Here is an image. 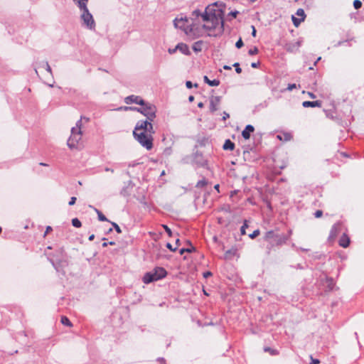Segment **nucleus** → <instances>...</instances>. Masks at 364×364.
<instances>
[{"label":"nucleus","mask_w":364,"mask_h":364,"mask_svg":"<svg viewBox=\"0 0 364 364\" xmlns=\"http://www.w3.org/2000/svg\"><path fill=\"white\" fill-rule=\"evenodd\" d=\"M325 286L326 288V291H332L335 286L333 279L332 278L326 277L325 281Z\"/></svg>","instance_id":"20"},{"label":"nucleus","mask_w":364,"mask_h":364,"mask_svg":"<svg viewBox=\"0 0 364 364\" xmlns=\"http://www.w3.org/2000/svg\"><path fill=\"white\" fill-rule=\"evenodd\" d=\"M176 50H178L176 49V46L174 48H168V52L170 54H173L176 53Z\"/></svg>","instance_id":"53"},{"label":"nucleus","mask_w":364,"mask_h":364,"mask_svg":"<svg viewBox=\"0 0 364 364\" xmlns=\"http://www.w3.org/2000/svg\"><path fill=\"white\" fill-rule=\"evenodd\" d=\"M203 276L204 278H208L209 277L212 276V273L209 271H207L203 272Z\"/></svg>","instance_id":"49"},{"label":"nucleus","mask_w":364,"mask_h":364,"mask_svg":"<svg viewBox=\"0 0 364 364\" xmlns=\"http://www.w3.org/2000/svg\"><path fill=\"white\" fill-rule=\"evenodd\" d=\"M203 80L205 83L212 87L218 86L220 85L219 80L214 79L211 80L206 75L203 77Z\"/></svg>","instance_id":"21"},{"label":"nucleus","mask_w":364,"mask_h":364,"mask_svg":"<svg viewBox=\"0 0 364 364\" xmlns=\"http://www.w3.org/2000/svg\"><path fill=\"white\" fill-rule=\"evenodd\" d=\"M157 360H158V361H159L161 363H162V364H166V361H165L164 358H159Z\"/></svg>","instance_id":"59"},{"label":"nucleus","mask_w":364,"mask_h":364,"mask_svg":"<svg viewBox=\"0 0 364 364\" xmlns=\"http://www.w3.org/2000/svg\"><path fill=\"white\" fill-rule=\"evenodd\" d=\"M153 121H150L147 118L145 120H139L136 124L134 131L155 132L151 123Z\"/></svg>","instance_id":"7"},{"label":"nucleus","mask_w":364,"mask_h":364,"mask_svg":"<svg viewBox=\"0 0 364 364\" xmlns=\"http://www.w3.org/2000/svg\"><path fill=\"white\" fill-rule=\"evenodd\" d=\"M188 100L189 102H193L194 100V97L192 95L189 96Z\"/></svg>","instance_id":"62"},{"label":"nucleus","mask_w":364,"mask_h":364,"mask_svg":"<svg viewBox=\"0 0 364 364\" xmlns=\"http://www.w3.org/2000/svg\"><path fill=\"white\" fill-rule=\"evenodd\" d=\"M155 132H144L139 131H133L134 139L147 150H150L153 147V136L152 134Z\"/></svg>","instance_id":"4"},{"label":"nucleus","mask_w":364,"mask_h":364,"mask_svg":"<svg viewBox=\"0 0 364 364\" xmlns=\"http://www.w3.org/2000/svg\"><path fill=\"white\" fill-rule=\"evenodd\" d=\"M75 201H76V198L75 197H71L70 198V200L68 203L69 205H73L75 203Z\"/></svg>","instance_id":"50"},{"label":"nucleus","mask_w":364,"mask_h":364,"mask_svg":"<svg viewBox=\"0 0 364 364\" xmlns=\"http://www.w3.org/2000/svg\"><path fill=\"white\" fill-rule=\"evenodd\" d=\"M80 11L87 9V2L85 0H73Z\"/></svg>","instance_id":"17"},{"label":"nucleus","mask_w":364,"mask_h":364,"mask_svg":"<svg viewBox=\"0 0 364 364\" xmlns=\"http://www.w3.org/2000/svg\"><path fill=\"white\" fill-rule=\"evenodd\" d=\"M166 247L172 252H175L177 249V247H173L172 245L168 242L166 244Z\"/></svg>","instance_id":"48"},{"label":"nucleus","mask_w":364,"mask_h":364,"mask_svg":"<svg viewBox=\"0 0 364 364\" xmlns=\"http://www.w3.org/2000/svg\"><path fill=\"white\" fill-rule=\"evenodd\" d=\"M349 244H350V239L348 237V235L344 233L341 237V238L339 240V245H340V246H341L344 248H346L347 247H348Z\"/></svg>","instance_id":"18"},{"label":"nucleus","mask_w":364,"mask_h":364,"mask_svg":"<svg viewBox=\"0 0 364 364\" xmlns=\"http://www.w3.org/2000/svg\"><path fill=\"white\" fill-rule=\"evenodd\" d=\"M224 4L215 2L211 5H208L205 8V11L210 15L213 19V25L203 24V28L205 30L215 29L219 24H220V32L223 33L224 31V20H223V7Z\"/></svg>","instance_id":"1"},{"label":"nucleus","mask_w":364,"mask_h":364,"mask_svg":"<svg viewBox=\"0 0 364 364\" xmlns=\"http://www.w3.org/2000/svg\"><path fill=\"white\" fill-rule=\"evenodd\" d=\"M111 223H112V226L114 227V228L115 229V230L117 231V232H118V233L122 232L120 227L116 223L111 222Z\"/></svg>","instance_id":"43"},{"label":"nucleus","mask_w":364,"mask_h":364,"mask_svg":"<svg viewBox=\"0 0 364 364\" xmlns=\"http://www.w3.org/2000/svg\"><path fill=\"white\" fill-rule=\"evenodd\" d=\"M251 28H252V36L253 37H255V36H256V33H257L256 29H255V27L254 26H251Z\"/></svg>","instance_id":"55"},{"label":"nucleus","mask_w":364,"mask_h":364,"mask_svg":"<svg viewBox=\"0 0 364 364\" xmlns=\"http://www.w3.org/2000/svg\"><path fill=\"white\" fill-rule=\"evenodd\" d=\"M144 101V100L141 97L134 95L127 96L124 98V102L127 105L137 104L139 105H143Z\"/></svg>","instance_id":"8"},{"label":"nucleus","mask_w":364,"mask_h":364,"mask_svg":"<svg viewBox=\"0 0 364 364\" xmlns=\"http://www.w3.org/2000/svg\"><path fill=\"white\" fill-rule=\"evenodd\" d=\"M186 18H176L174 20H173V25L176 28H181V29H183L184 26H185V23L186 21Z\"/></svg>","instance_id":"16"},{"label":"nucleus","mask_w":364,"mask_h":364,"mask_svg":"<svg viewBox=\"0 0 364 364\" xmlns=\"http://www.w3.org/2000/svg\"><path fill=\"white\" fill-rule=\"evenodd\" d=\"M255 131V128L251 124H247L245 129L242 132V136L245 139H249L250 137L251 133Z\"/></svg>","instance_id":"13"},{"label":"nucleus","mask_w":364,"mask_h":364,"mask_svg":"<svg viewBox=\"0 0 364 364\" xmlns=\"http://www.w3.org/2000/svg\"><path fill=\"white\" fill-rule=\"evenodd\" d=\"M186 86L187 88L191 89L193 87V83L191 81H186Z\"/></svg>","instance_id":"52"},{"label":"nucleus","mask_w":364,"mask_h":364,"mask_svg":"<svg viewBox=\"0 0 364 364\" xmlns=\"http://www.w3.org/2000/svg\"><path fill=\"white\" fill-rule=\"evenodd\" d=\"M244 43L242 38H240L235 43V46L237 48H241L243 46Z\"/></svg>","instance_id":"45"},{"label":"nucleus","mask_w":364,"mask_h":364,"mask_svg":"<svg viewBox=\"0 0 364 364\" xmlns=\"http://www.w3.org/2000/svg\"><path fill=\"white\" fill-rule=\"evenodd\" d=\"M322 215H323V212H322V210H316V211L314 213V216H315L316 218H318L321 217V216H322Z\"/></svg>","instance_id":"47"},{"label":"nucleus","mask_w":364,"mask_h":364,"mask_svg":"<svg viewBox=\"0 0 364 364\" xmlns=\"http://www.w3.org/2000/svg\"><path fill=\"white\" fill-rule=\"evenodd\" d=\"M200 16L203 21L210 22L211 25H213V19L205 11L201 14Z\"/></svg>","instance_id":"28"},{"label":"nucleus","mask_w":364,"mask_h":364,"mask_svg":"<svg viewBox=\"0 0 364 364\" xmlns=\"http://www.w3.org/2000/svg\"><path fill=\"white\" fill-rule=\"evenodd\" d=\"M259 52V50L257 47H254L253 48H251L248 50V54L250 55H253L257 54Z\"/></svg>","instance_id":"37"},{"label":"nucleus","mask_w":364,"mask_h":364,"mask_svg":"<svg viewBox=\"0 0 364 364\" xmlns=\"http://www.w3.org/2000/svg\"><path fill=\"white\" fill-rule=\"evenodd\" d=\"M203 44V42L202 41H198L193 43L192 48L196 53L200 52L202 50Z\"/></svg>","instance_id":"23"},{"label":"nucleus","mask_w":364,"mask_h":364,"mask_svg":"<svg viewBox=\"0 0 364 364\" xmlns=\"http://www.w3.org/2000/svg\"><path fill=\"white\" fill-rule=\"evenodd\" d=\"M201 14H202V12H200V10H198V9H196V10H194V11L192 12L191 16H192L193 18H198L199 16H200Z\"/></svg>","instance_id":"38"},{"label":"nucleus","mask_w":364,"mask_h":364,"mask_svg":"<svg viewBox=\"0 0 364 364\" xmlns=\"http://www.w3.org/2000/svg\"><path fill=\"white\" fill-rule=\"evenodd\" d=\"M276 234L273 230H270L266 232L264 238L266 240L269 241V242H272L274 240V236Z\"/></svg>","instance_id":"26"},{"label":"nucleus","mask_w":364,"mask_h":364,"mask_svg":"<svg viewBox=\"0 0 364 364\" xmlns=\"http://www.w3.org/2000/svg\"><path fill=\"white\" fill-rule=\"evenodd\" d=\"M235 252H236V250H235V249H231V250H227L225 253V258H229L232 255H234L235 254Z\"/></svg>","instance_id":"33"},{"label":"nucleus","mask_w":364,"mask_h":364,"mask_svg":"<svg viewBox=\"0 0 364 364\" xmlns=\"http://www.w3.org/2000/svg\"><path fill=\"white\" fill-rule=\"evenodd\" d=\"M72 225L75 228H80L82 225L81 222L77 218L72 220Z\"/></svg>","instance_id":"32"},{"label":"nucleus","mask_w":364,"mask_h":364,"mask_svg":"<svg viewBox=\"0 0 364 364\" xmlns=\"http://www.w3.org/2000/svg\"><path fill=\"white\" fill-rule=\"evenodd\" d=\"M292 21H293V23L294 25L297 27L299 26V24L304 21V18H296L295 16H292Z\"/></svg>","instance_id":"31"},{"label":"nucleus","mask_w":364,"mask_h":364,"mask_svg":"<svg viewBox=\"0 0 364 364\" xmlns=\"http://www.w3.org/2000/svg\"><path fill=\"white\" fill-rule=\"evenodd\" d=\"M311 362L310 364H319L320 363V360L318 359H314L312 358V356H311Z\"/></svg>","instance_id":"51"},{"label":"nucleus","mask_w":364,"mask_h":364,"mask_svg":"<svg viewBox=\"0 0 364 364\" xmlns=\"http://www.w3.org/2000/svg\"><path fill=\"white\" fill-rule=\"evenodd\" d=\"M90 208H93L94 210L97 213V216H98V219L100 221H108L109 222V220H108V219L102 213L101 211H100L98 209L94 208L93 206L92 205H89Z\"/></svg>","instance_id":"24"},{"label":"nucleus","mask_w":364,"mask_h":364,"mask_svg":"<svg viewBox=\"0 0 364 364\" xmlns=\"http://www.w3.org/2000/svg\"><path fill=\"white\" fill-rule=\"evenodd\" d=\"M208 184V181L205 178H203L202 180H200L196 183V188H203L205 186Z\"/></svg>","instance_id":"29"},{"label":"nucleus","mask_w":364,"mask_h":364,"mask_svg":"<svg viewBox=\"0 0 364 364\" xmlns=\"http://www.w3.org/2000/svg\"><path fill=\"white\" fill-rule=\"evenodd\" d=\"M238 14V11H231L229 15L232 16L233 18H235L237 16V14Z\"/></svg>","instance_id":"57"},{"label":"nucleus","mask_w":364,"mask_h":364,"mask_svg":"<svg viewBox=\"0 0 364 364\" xmlns=\"http://www.w3.org/2000/svg\"><path fill=\"white\" fill-rule=\"evenodd\" d=\"M105 171L107 172L114 173V169L107 167L105 168Z\"/></svg>","instance_id":"60"},{"label":"nucleus","mask_w":364,"mask_h":364,"mask_svg":"<svg viewBox=\"0 0 364 364\" xmlns=\"http://www.w3.org/2000/svg\"><path fill=\"white\" fill-rule=\"evenodd\" d=\"M220 96H212L210 97V111L213 113L218 109L220 104Z\"/></svg>","instance_id":"9"},{"label":"nucleus","mask_w":364,"mask_h":364,"mask_svg":"<svg viewBox=\"0 0 364 364\" xmlns=\"http://www.w3.org/2000/svg\"><path fill=\"white\" fill-rule=\"evenodd\" d=\"M296 14L297 16H300L301 18H304V20L305 19L306 14H305L304 9H297Z\"/></svg>","instance_id":"36"},{"label":"nucleus","mask_w":364,"mask_h":364,"mask_svg":"<svg viewBox=\"0 0 364 364\" xmlns=\"http://www.w3.org/2000/svg\"><path fill=\"white\" fill-rule=\"evenodd\" d=\"M248 227L247 220H245L243 225L240 228V232L241 235H245V229Z\"/></svg>","instance_id":"35"},{"label":"nucleus","mask_w":364,"mask_h":364,"mask_svg":"<svg viewBox=\"0 0 364 364\" xmlns=\"http://www.w3.org/2000/svg\"><path fill=\"white\" fill-rule=\"evenodd\" d=\"M181 161L183 164H188L191 161L200 166H205L207 164V161L205 159L203 154L198 151L194 152L192 156L183 157Z\"/></svg>","instance_id":"6"},{"label":"nucleus","mask_w":364,"mask_h":364,"mask_svg":"<svg viewBox=\"0 0 364 364\" xmlns=\"http://www.w3.org/2000/svg\"><path fill=\"white\" fill-rule=\"evenodd\" d=\"M289 240V236L284 234H276L274 236V240L272 241V243L277 245H281L282 244L286 243V242Z\"/></svg>","instance_id":"11"},{"label":"nucleus","mask_w":364,"mask_h":364,"mask_svg":"<svg viewBox=\"0 0 364 364\" xmlns=\"http://www.w3.org/2000/svg\"><path fill=\"white\" fill-rule=\"evenodd\" d=\"M339 230V224H334L330 231V237H335Z\"/></svg>","instance_id":"25"},{"label":"nucleus","mask_w":364,"mask_h":364,"mask_svg":"<svg viewBox=\"0 0 364 364\" xmlns=\"http://www.w3.org/2000/svg\"><path fill=\"white\" fill-rule=\"evenodd\" d=\"M301 42L300 41H297L296 42L289 43L286 45V50L289 53H296L299 50L300 48Z\"/></svg>","instance_id":"10"},{"label":"nucleus","mask_w":364,"mask_h":364,"mask_svg":"<svg viewBox=\"0 0 364 364\" xmlns=\"http://www.w3.org/2000/svg\"><path fill=\"white\" fill-rule=\"evenodd\" d=\"M259 64H260V63L259 61L257 63H252L251 66L253 68H257L259 67Z\"/></svg>","instance_id":"54"},{"label":"nucleus","mask_w":364,"mask_h":364,"mask_svg":"<svg viewBox=\"0 0 364 364\" xmlns=\"http://www.w3.org/2000/svg\"><path fill=\"white\" fill-rule=\"evenodd\" d=\"M225 150H233L235 149V144L230 139H226L223 146Z\"/></svg>","instance_id":"22"},{"label":"nucleus","mask_w":364,"mask_h":364,"mask_svg":"<svg viewBox=\"0 0 364 364\" xmlns=\"http://www.w3.org/2000/svg\"><path fill=\"white\" fill-rule=\"evenodd\" d=\"M50 230H52V228L50 226H48L44 233V236L46 235V234H48Z\"/></svg>","instance_id":"58"},{"label":"nucleus","mask_w":364,"mask_h":364,"mask_svg":"<svg viewBox=\"0 0 364 364\" xmlns=\"http://www.w3.org/2000/svg\"><path fill=\"white\" fill-rule=\"evenodd\" d=\"M82 119H84L86 122L89 121L88 118H82L81 117L77 122L76 126L75 127H73L71 129V135L70 138L68 140L67 144L70 149H74L77 146L78 142L82 139V131H81V127H82Z\"/></svg>","instance_id":"3"},{"label":"nucleus","mask_w":364,"mask_h":364,"mask_svg":"<svg viewBox=\"0 0 364 364\" xmlns=\"http://www.w3.org/2000/svg\"><path fill=\"white\" fill-rule=\"evenodd\" d=\"M163 228L165 230L166 232L168 235V236H172V231L166 225H162Z\"/></svg>","instance_id":"42"},{"label":"nucleus","mask_w":364,"mask_h":364,"mask_svg":"<svg viewBox=\"0 0 364 364\" xmlns=\"http://www.w3.org/2000/svg\"><path fill=\"white\" fill-rule=\"evenodd\" d=\"M152 272L157 280L164 278L167 274L166 271L163 267H156Z\"/></svg>","instance_id":"12"},{"label":"nucleus","mask_w":364,"mask_h":364,"mask_svg":"<svg viewBox=\"0 0 364 364\" xmlns=\"http://www.w3.org/2000/svg\"><path fill=\"white\" fill-rule=\"evenodd\" d=\"M295 88H296V84H289L288 86H287V90H289V91H291V90H293Z\"/></svg>","instance_id":"46"},{"label":"nucleus","mask_w":364,"mask_h":364,"mask_svg":"<svg viewBox=\"0 0 364 364\" xmlns=\"http://www.w3.org/2000/svg\"><path fill=\"white\" fill-rule=\"evenodd\" d=\"M42 67H43L46 71H48L50 75H52V70L47 61L43 62Z\"/></svg>","instance_id":"34"},{"label":"nucleus","mask_w":364,"mask_h":364,"mask_svg":"<svg viewBox=\"0 0 364 364\" xmlns=\"http://www.w3.org/2000/svg\"><path fill=\"white\" fill-rule=\"evenodd\" d=\"M187 242L189 244L190 247L188 248L181 249L179 251L180 255H182L185 252H192L195 251V247L192 245V244L189 241H188Z\"/></svg>","instance_id":"27"},{"label":"nucleus","mask_w":364,"mask_h":364,"mask_svg":"<svg viewBox=\"0 0 364 364\" xmlns=\"http://www.w3.org/2000/svg\"><path fill=\"white\" fill-rule=\"evenodd\" d=\"M233 67L235 68V71L237 73L240 74L242 72V69L240 67V64L238 63H235L233 64Z\"/></svg>","instance_id":"44"},{"label":"nucleus","mask_w":364,"mask_h":364,"mask_svg":"<svg viewBox=\"0 0 364 364\" xmlns=\"http://www.w3.org/2000/svg\"><path fill=\"white\" fill-rule=\"evenodd\" d=\"M219 188H220V185H219V184H216V185H215V186H214V188H215L218 192H219Z\"/></svg>","instance_id":"61"},{"label":"nucleus","mask_w":364,"mask_h":364,"mask_svg":"<svg viewBox=\"0 0 364 364\" xmlns=\"http://www.w3.org/2000/svg\"><path fill=\"white\" fill-rule=\"evenodd\" d=\"M176 49L181 52L183 54L189 55L191 54L188 46L183 43H179L176 45Z\"/></svg>","instance_id":"14"},{"label":"nucleus","mask_w":364,"mask_h":364,"mask_svg":"<svg viewBox=\"0 0 364 364\" xmlns=\"http://www.w3.org/2000/svg\"><path fill=\"white\" fill-rule=\"evenodd\" d=\"M94 238H95V235L92 234V235H91L89 237V240H90V241H92V240H94Z\"/></svg>","instance_id":"63"},{"label":"nucleus","mask_w":364,"mask_h":364,"mask_svg":"<svg viewBox=\"0 0 364 364\" xmlns=\"http://www.w3.org/2000/svg\"><path fill=\"white\" fill-rule=\"evenodd\" d=\"M80 18L81 21V26L90 31H95L96 28V23L92 14L90 12L89 9L80 11Z\"/></svg>","instance_id":"5"},{"label":"nucleus","mask_w":364,"mask_h":364,"mask_svg":"<svg viewBox=\"0 0 364 364\" xmlns=\"http://www.w3.org/2000/svg\"><path fill=\"white\" fill-rule=\"evenodd\" d=\"M142 281L144 284H149L151 282H153L154 281H157L156 277H154V274L152 272L146 273L142 279Z\"/></svg>","instance_id":"15"},{"label":"nucleus","mask_w":364,"mask_h":364,"mask_svg":"<svg viewBox=\"0 0 364 364\" xmlns=\"http://www.w3.org/2000/svg\"><path fill=\"white\" fill-rule=\"evenodd\" d=\"M141 107H120L119 109H124L125 111L131 110L134 112H138L145 116L149 120L154 121L156 118V107L155 105L151 104L150 102L144 101V105H140Z\"/></svg>","instance_id":"2"},{"label":"nucleus","mask_w":364,"mask_h":364,"mask_svg":"<svg viewBox=\"0 0 364 364\" xmlns=\"http://www.w3.org/2000/svg\"><path fill=\"white\" fill-rule=\"evenodd\" d=\"M304 107H321V102L318 100L316 101H304L302 103Z\"/></svg>","instance_id":"19"},{"label":"nucleus","mask_w":364,"mask_h":364,"mask_svg":"<svg viewBox=\"0 0 364 364\" xmlns=\"http://www.w3.org/2000/svg\"><path fill=\"white\" fill-rule=\"evenodd\" d=\"M172 154V149L171 147H167L164 150L163 154L166 156H168Z\"/></svg>","instance_id":"39"},{"label":"nucleus","mask_w":364,"mask_h":364,"mask_svg":"<svg viewBox=\"0 0 364 364\" xmlns=\"http://www.w3.org/2000/svg\"><path fill=\"white\" fill-rule=\"evenodd\" d=\"M230 117V115L228 113H227L226 112H223V120H226L228 118Z\"/></svg>","instance_id":"56"},{"label":"nucleus","mask_w":364,"mask_h":364,"mask_svg":"<svg viewBox=\"0 0 364 364\" xmlns=\"http://www.w3.org/2000/svg\"><path fill=\"white\" fill-rule=\"evenodd\" d=\"M353 6L355 9H358L362 6V2L360 0H355L353 1Z\"/></svg>","instance_id":"40"},{"label":"nucleus","mask_w":364,"mask_h":364,"mask_svg":"<svg viewBox=\"0 0 364 364\" xmlns=\"http://www.w3.org/2000/svg\"><path fill=\"white\" fill-rule=\"evenodd\" d=\"M203 106H204V105H203V102H199V103L198 104V107H200V108L203 107Z\"/></svg>","instance_id":"64"},{"label":"nucleus","mask_w":364,"mask_h":364,"mask_svg":"<svg viewBox=\"0 0 364 364\" xmlns=\"http://www.w3.org/2000/svg\"><path fill=\"white\" fill-rule=\"evenodd\" d=\"M260 233V231L259 230H255L252 234H250L249 235V237L251 238V239H254L256 237H257Z\"/></svg>","instance_id":"41"},{"label":"nucleus","mask_w":364,"mask_h":364,"mask_svg":"<svg viewBox=\"0 0 364 364\" xmlns=\"http://www.w3.org/2000/svg\"><path fill=\"white\" fill-rule=\"evenodd\" d=\"M61 323L67 326H72V323L69 320V318L66 316H62L61 317Z\"/></svg>","instance_id":"30"}]
</instances>
